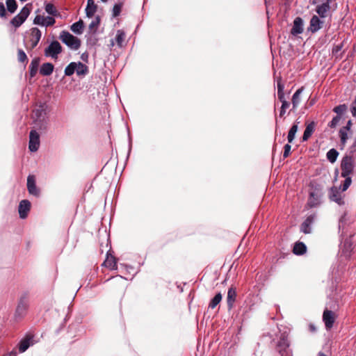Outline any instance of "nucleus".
<instances>
[{
    "label": "nucleus",
    "mask_w": 356,
    "mask_h": 356,
    "mask_svg": "<svg viewBox=\"0 0 356 356\" xmlns=\"http://www.w3.org/2000/svg\"><path fill=\"white\" fill-rule=\"evenodd\" d=\"M59 38L71 49L77 50L81 46V40L67 31H62Z\"/></svg>",
    "instance_id": "obj_1"
},
{
    "label": "nucleus",
    "mask_w": 356,
    "mask_h": 356,
    "mask_svg": "<svg viewBox=\"0 0 356 356\" xmlns=\"http://www.w3.org/2000/svg\"><path fill=\"white\" fill-rule=\"evenodd\" d=\"M42 37L41 31L36 27L29 30V39L26 45L27 49H34L38 44Z\"/></svg>",
    "instance_id": "obj_2"
},
{
    "label": "nucleus",
    "mask_w": 356,
    "mask_h": 356,
    "mask_svg": "<svg viewBox=\"0 0 356 356\" xmlns=\"http://www.w3.org/2000/svg\"><path fill=\"white\" fill-rule=\"evenodd\" d=\"M62 51V47L58 41H53L45 49L44 55L47 57H51L56 59L59 54Z\"/></svg>",
    "instance_id": "obj_3"
},
{
    "label": "nucleus",
    "mask_w": 356,
    "mask_h": 356,
    "mask_svg": "<svg viewBox=\"0 0 356 356\" xmlns=\"http://www.w3.org/2000/svg\"><path fill=\"white\" fill-rule=\"evenodd\" d=\"M341 168L343 177L350 176L354 168L353 158L348 156H344L341 161Z\"/></svg>",
    "instance_id": "obj_4"
},
{
    "label": "nucleus",
    "mask_w": 356,
    "mask_h": 356,
    "mask_svg": "<svg viewBox=\"0 0 356 356\" xmlns=\"http://www.w3.org/2000/svg\"><path fill=\"white\" fill-rule=\"evenodd\" d=\"M29 14L30 8L27 6H24L20 13L11 20V24L15 27H19L26 19Z\"/></svg>",
    "instance_id": "obj_5"
},
{
    "label": "nucleus",
    "mask_w": 356,
    "mask_h": 356,
    "mask_svg": "<svg viewBox=\"0 0 356 356\" xmlns=\"http://www.w3.org/2000/svg\"><path fill=\"white\" fill-rule=\"evenodd\" d=\"M322 193L320 190L315 189L309 193V197L307 202V206L309 208L316 207L320 205Z\"/></svg>",
    "instance_id": "obj_6"
},
{
    "label": "nucleus",
    "mask_w": 356,
    "mask_h": 356,
    "mask_svg": "<svg viewBox=\"0 0 356 356\" xmlns=\"http://www.w3.org/2000/svg\"><path fill=\"white\" fill-rule=\"evenodd\" d=\"M40 147V135L35 131L32 130L29 136V148L31 152H36Z\"/></svg>",
    "instance_id": "obj_7"
},
{
    "label": "nucleus",
    "mask_w": 356,
    "mask_h": 356,
    "mask_svg": "<svg viewBox=\"0 0 356 356\" xmlns=\"http://www.w3.org/2000/svg\"><path fill=\"white\" fill-rule=\"evenodd\" d=\"M55 22H56L55 19L53 18L52 17H49V16L45 17V16L40 15H36L33 20L34 24H38V25H40V26H46V27L54 25L55 24Z\"/></svg>",
    "instance_id": "obj_8"
},
{
    "label": "nucleus",
    "mask_w": 356,
    "mask_h": 356,
    "mask_svg": "<svg viewBox=\"0 0 356 356\" xmlns=\"http://www.w3.org/2000/svg\"><path fill=\"white\" fill-rule=\"evenodd\" d=\"M332 2V0H326L321 4L317 5L316 8V12L318 13L321 18H325L328 15L331 8L330 3Z\"/></svg>",
    "instance_id": "obj_9"
},
{
    "label": "nucleus",
    "mask_w": 356,
    "mask_h": 356,
    "mask_svg": "<svg viewBox=\"0 0 356 356\" xmlns=\"http://www.w3.org/2000/svg\"><path fill=\"white\" fill-rule=\"evenodd\" d=\"M289 343L287 339H281L277 344V350L281 356H291L292 353L289 348Z\"/></svg>",
    "instance_id": "obj_10"
},
{
    "label": "nucleus",
    "mask_w": 356,
    "mask_h": 356,
    "mask_svg": "<svg viewBox=\"0 0 356 356\" xmlns=\"http://www.w3.org/2000/svg\"><path fill=\"white\" fill-rule=\"evenodd\" d=\"M335 318L336 316L333 312L327 309H325L324 311L323 315V320L325 323L327 329H330L331 327H332Z\"/></svg>",
    "instance_id": "obj_11"
},
{
    "label": "nucleus",
    "mask_w": 356,
    "mask_h": 356,
    "mask_svg": "<svg viewBox=\"0 0 356 356\" xmlns=\"http://www.w3.org/2000/svg\"><path fill=\"white\" fill-rule=\"evenodd\" d=\"M29 303L26 295L21 297L16 309V314L23 316L29 307Z\"/></svg>",
    "instance_id": "obj_12"
},
{
    "label": "nucleus",
    "mask_w": 356,
    "mask_h": 356,
    "mask_svg": "<svg viewBox=\"0 0 356 356\" xmlns=\"http://www.w3.org/2000/svg\"><path fill=\"white\" fill-rule=\"evenodd\" d=\"M323 24V21L318 16L314 15L309 22V31L312 33H316L322 28Z\"/></svg>",
    "instance_id": "obj_13"
},
{
    "label": "nucleus",
    "mask_w": 356,
    "mask_h": 356,
    "mask_svg": "<svg viewBox=\"0 0 356 356\" xmlns=\"http://www.w3.org/2000/svg\"><path fill=\"white\" fill-rule=\"evenodd\" d=\"M31 203L26 200L20 202L19 205V214L21 218L24 219L27 217L28 213L30 211Z\"/></svg>",
    "instance_id": "obj_14"
},
{
    "label": "nucleus",
    "mask_w": 356,
    "mask_h": 356,
    "mask_svg": "<svg viewBox=\"0 0 356 356\" xmlns=\"http://www.w3.org/2000/svg\"><path fill=\"white\" fill-rule=\"evenodd\" d=\"M33 337L31 335L26 336L22 339L19 344V350L20 353L25 352L31 346L33 345Z\"/></svg>",
    "instance_id": "obj_15"
},
{
    "label": "nucleus",
    "mask_w": 356,
    "mask_h": 356,
    "mask_svg": "<svg viewBox=\"0 0 356 356\" xmlns=\"http://www.w3.org/2000/svg\"><path fill=\"white\" fill-rule=\"evenodd\" d=\"M27 188L30 194L38 195L39 191L35 185V179L33 175H29L27 177Z\"/></svg>",
    "instance_id": "obj_16"
},
{
    "label": "nucleus",
    "mask_w": 356,
    "mask_h": 356,
    "mask_svg": "<svg viewBox=\"0 0 356 356\" xmlns=\"http://www.w3.org/2000/svg\"><path fill=\"white\" fill-rule=\"evenodd\" d=\"M330 199L332 201L337 203L339 205H341L343 204L341 194L339 192V190L336 187H333L330 189Z\"/></svg>",
    "instance_id": "obj_17"
},
{
    "label": "nucleus",
    "mask_w": 356,
    "mask_h": 356,
    "mask_svg": "<svg viewBox=\"0 0 356 356\" xmlns=\"http://www.w3.org/2000/svg\"><path fill=\"white\" fill-rule=\"evenodd\" d=\"M315 216L310 215L309 216L306 220L302 222L300 227V230L305 234H309L312 231L311 225L314 221Z\"/></svg>",
    "instance_id": "obj_18"
},
{
    "label": "nucleus",
    "mask_w": 356,
    "mask_h": 356,
    "mask_svg": "<svg viewBox=\"0 0 356 356\" xmlns=\"http://www.w3.org/2000/svg\"><path fill=\"white\" fill-rule=\"evenodd\" d=\"M303 31V20L300 17H296L293 21V26L291 33L296 35L302 33Z\"/></svg>",
    "instance_id": "obj_19"
},
{
    "label": "nucleus",
    "mask_w": 356,
    "mask_h": 356,
    "mask_svg": "<svg viewBox=\"0 0 356 356\" xmlns=\"http://www.w3.org/2000/svg\"><path fill=\"white\" fill-rule=\"evenodd\" d=\"M352 134L351 131H348L346 128H341L339 131V137L341 141V145L344 147L346 144L349 136Z\"/></svg>",
    "instance_id": "obj_20"
},
{
    "label": "nucleus",
    "mask_w": 356,
    "mask_h": 356,
    "mask_svg": "<svg viewBox=\"0 0 356 356\" xmlns=\"http://www.w3.org/2000/svg\"><path fill=\"white\" fill-rule=\"evenodd\" d=\"M97 11V6L94 0H88L86 8V13L87 17H92Z\"/></svg>",
    "instance_id": "obj_21"
},
{
    "label": "nucleus",
    "mask_w": 356,
    "mask_h": 356,
    "mask_svg": "<svg viewBox=\"0 0 356 356\" xmlns=\"http://www.w3.org/2000/svg\"><path fill=\"white\" fill-rule=\"evenodd\" d=\"M236 289L232 287L229 288L228 289L227 297V305L229 309L232 307L233 304L236 300Z\"/></svg>",
    "instance_id": "obj_22"
},
{
    "label": "nucleus",
    "mask_w": 356,
    "mask_h": 356,
    "mask_svg": "<svg viewBox=\"0 0 356 356\" xmlns=\"http://www.w3.org/2000/svg\"><path fill=\"white\" fill-rule=\"evenodd\" d=\"M315 129V123L314 122L308 124L306 127V129L304 131L303 136H302V140L306 141L307 140L310 136L312 135Z\"/></svg>",
    "instance_id": "obj_23"
},
{
    "label": "nucleus",
    "mask_w": 356,
    "mask_h": 356,
    "mask_svg": "<svg viewBox=\"0 0 356 356\" xmlns=\"http://www.w3.org/2000/svg\"><path fill=\"white\" fill-rule=\"evenodd\" d=\"M54 65L50 63H46L42 65L40 72L43 76H49L54 71Z\"/></svg>",
    "instance_id": "obj_24"
},
{
    "label": "nucleus",
    "mask_w": 356,
    "mask_h": 356,
    "mask_svg": "<svg viewBox=\"0 0 356 356\" xmlns=\"http://www.w3.org/2000/svg\"><path fill=\"white\" fill-rule=\"evenodd\" d=\"M303 91V88H300L298 90L296 91V92L293 94L292 97V105H293V109H296L299 104L300 103L301 99L300 95Z\"/></svg>",
    "instance_id": "obj_25"
},
{
    "label": "nucleus",
    "mask_w": 356,
    "mask_h": 356,
    "mask_svg": "<svg viewBox=\"0 0 356 356\" xmlns=\"http://www.w3.org/2000/svg\"><path fill=\"white\" fill-rule=\"evenodd\" d=\"M40 63V59L35 58L33 59L29 65L30 76L34 77L38 72V69Z\"/></svg>",
    "instance_id": "obj_26"
},
{
    "label": "nucleus",
    "mask_w": 356,
    "mask_h": 356,
    "mask_svg": "<svg viewBox=\"0 0 356 356\" xmlns=\"http://www.w3.org/2000/svg\"><path fill=\"white\" fill-rule=\"evenodd\" d=\"M75 72L79 76H84L88 73V69L86 65L83 64L81 62H78L76 63Z\"/></svg>",
    "instance_id": "obj_27"
},
{
    "label": "nucleus",
    "mask_w": 356,
    "mask_h": 356,
    "mask_svg": "<svg viewBox=\"0 0 356 356\" xmlns=\"http://www.w3.org/2000/svg\"><path fill=\"white\" fill-rule=\"evenodd\" d=\"M306 245L303 243L298 242L294 245L293 252L295 254L301 255L306 252Z\"/></svg>",
    "instance_id": "obj_28"
},
{
    "label": "nucleus",
    "mask_w": 356,
    "mask_h": 356,
    "mask_svg": "<svg viewBox=\"0 0 356 356\" xmlns=\"http://www.w3.org/2000/svg\"><path fill=\"white\" fill-rule=\"evenodd\" d=\"M104 265L110 269H115L116 261L115 257L112 255L107 254L106 260L104 262Z\"/></svg>",
    "instance_id": "obj_29"
},
{
    "label": "nucleus",
    "mask_w": 356,
    "mask_h": 356,
    "mask_svg": "<svg viewBox=\"0 0 356 356\" xmlns=\"http://www.w3.org/2000/svg\"><path fill=\"white\" fill-rule=\"evenodd\" d=\"M71 31L76 34H81L83 31V22L82 20H79L77 22L74 23L71 26Z\"/></svg>",
    "instance_id": "obj_30"
},
{
    "label": "nucleus",
    "mask_w": 356,
    "mask_h": 356,
    "mask_svg": "<svg viewBox=\"0 0 356 356\" xmlns=\"http://www.w3.org/2000/svg\"><path fill=\"white\" fill-rule=\"evenodd\" d=\"M298 129V123L297 124H294L291 127V129H290V130H289V131L288 133V136H287L288 142L289 143H292L293 140H294L295 136H296V134L297 133Z\"/></svg>",
    "instance_id": "obj_31"
},
{
    "label": "nucleus",
    "mask_w": 356,
    "mask_h": 356,
    "mask_svg": "<svg viewBox=\"0 0 356 356\" xmlns=\"http://www.w3.org/2000/svg\"><path fill=\"white\" fill-rule=\"evenodd\" d=\"M125 33L122 30H118L115 36V41L119 47H122L125 40Z\"/></svg>",
    "instance_id": "obj_32"
},
{
    "label": "nucleus",
    "mask_w": 356,
    "mask_h": 356,
    "mask_svg": "<svg viewBox=\"0 0 356 356\" xmlns=\"http://www.w3.org/2000/svg\"><path fill=\"white\" fill-rule=\"evenodd\" d=\"M338 155L339 153L335 149H331L327 153V159L330 163H333L336 161Z\"/></svg>",
    "instance_id": "obj_33"
},
{
    "label": "nucleus",
    "mask_w": 356,
    "mask_h": 356,
    "mask_svg": "<svg viewBox=\"0 0 356 356\" xmlns=\"http://www.w3.org/2000/svg\"><path fill=\"white\" fill-rule=\"evenodd\" d=\"M222 300V295L220 293H217L209 303V307L214 309Z\"/></svg>",
    "instance_id": "obj_34"
},
{
    "label": "nucleus",
    "mask_w": 356,
    "mask_h": 356,
    "mask_svg": "<svg viewBox=\"0 0 356 356\" xmlns=\"http://www.w3.org/2000/svg\"><path fill=\"white\" fill-rule=\"evenodd\" d=\"M76 62L70 63L65 69V74L66 76H71L75 72Z\"/></svg>",
    "instance_id": "obj_35"
},
{
    "label": "nucleus",
    "mask_w": 356,
    "mask_h": 356,
    "mask_svg": "<svg viewBox=\"0 0 356 356\" xmlns=\"http://www.w3.org/2000/svg\"><path fill=\"white\" fill-rule=\"evenodd\" d=\"M6 6L8 10L13 13L17 8V2L15 0H6Z\"/></svg>",
    "instance_id": "obj_36"
},
{
    "label": "nucleus",
    "mask_w": 356,
    "mask_h": 356,
    "mask_svg": "<svg viewBox=\"0 0 356 356\" xmlns=\"http://www.w3.org/2000/svg\"><path fill=\"white\" fill-rule=\"evenodd\" d=\"M45 11L51 15H56L57 14V10L52 3H47L45 6Z\"/></svg>",
    "instance_id": "obj_37"
},
{
    "label": "nucleus",
    "mask_w": 356,
    "mask_h": 356,
    "mask_svg": "<svg viewBox=\"0 0 356 356\" xmlns=\"http://www.w3.org/2000/svg\"><path fill=\"white\" fill-rule=\"evenodd\" d=\"M34 113L38 118H44L45 115L44 106L40 105L38 108L34 111Z\"/></svg>",
    "instance_id": "obj_38"
},
{
    "label": "nucleus",
    "mask_w": 356,
    "mask_h": 356,
    "mask_svg": "<svg viewBox=\"0 0 356 356\" xmlns=\"http://www.w3.org/2000/svg\"><path fill=\"white\" fill-rule=\"evenodd\" d=\"M17 58L21 63H25L28 61V58L25 52L22 49L17 51Z\"/></svg>",
    "instance_id": "obj_39"
},
{
    "label": "nucleus",
    "mask_w": 356,
    "mask_h": 356,
    "mask_svg": "<svg viewBox=\"0 0 356 356\" xmlns=\"http://www.w3.org/2000/svg\"><path fill=\"white\" fill-rule=\"evenodd\" d=\"M345 178H346V179H345L344 183L342 186V191H346L352 182V180H351V178L350 177V176L346 177Z\"/></svg>",
    "instance_id": "obj_40"
},
{
    "label": "nucleus",
    "mask_w": 356,
    "mask_h": 356,
    "mask_svg": "<svg viewBox=\"0 0 356 356\" xmlns=\"http://www.w3.org/2000/svg\"><path fill=\"white\" fill-rule=\"evenodd\" d=\"M122 5L121 4H115L113 9V17H117L120 15L121 12Z\"/></svg>",
    "instance_id": "obj_41"
},
{
    "label": "nucleus",
    "mask_w": 356,
    "mask_h": 356,
    "mask_svg": "<svg viewBox=\"0 0 356 356\" xmlns=\"http://www.w3.org/2000/svg\"><path fill=\"white\" fill-rule=\"evenodd\" d=\"M340 119L341 118L339 115L333 118L332 121L329 123V126L332 128L335 127L339 124Z\"/></svg>",
    "instance_id": "obj_42"
},
{
    "label": "nucleus",
    "mask_w": 356,
    "mask_h": 356,
    "mask_svg": "<svg viewBox=\"0 0 356 356\" xmlns=\"http://www.w3.org/2000/svg\"><path fill=\"white\" fill-rule=\"evenodd\" d=\"M346 107L344 104L339 105V106H336L334 108V111L338 114H341L346 111Z\"/></svg>",
    "instance_id": "obj_43"
},
{
    "label": "nucleus",
    "mask_w": 356,
    "mask_h": 356,
    "mask_svg": "<svg viewBox=\"0 0 356 356\" xmlns=\"http://www.w3.org/2000/svg\"><path fill=\"white\" fill-rule=\"evenodd\" d=\"M291 146L289 144H286L284 147L283 157L286 158L289 156L291 152Z\"/></svg>",
    "instance_id": "obj_44"
},
{
    "label": "nucleus",
    "mask_w": 356,
    "mask_h": 356,
    "mask_svg": "<svg viewBox=\"0 0 356 356\" xmlns=\"http://www.w3.org/2000/svg\"><path fill=\"white\" fill-rule=\"evenodd\" d=\"M350 111L353 116H356V96L354 102L352 103Z\"/></svg>",
    "instance_id": "obj_45"
},
{
    "label": "nucleus",
    "mask_w": 356,
    "mask_h": 356,
    "mask_svg": "<svg viewBox=\"0 0 356 356\" xmlns=\"http://www.w3.org/2000/svg\"><path fill=\"white\" fill-rule=\"evenodd\" d=\"M6 9L3 3H0V17H5Z\"/></svg>",
    "instance_id": "obj_46"
},
{
    "label": "nucleus",
    "mask_w": 356,
    "mask_h": 356,
    "mask_svg": "<svg viewBox=\"0 0 356 356\" xmlns=\"http://www.w3.org/2000/svg\"><path fill=\"white\" fill-rule=\"evenodd\" d=\"M277 97L281 102L286 101L284 98V91L277 92Z\"/></svg>",
    "instance_id": "obj_47"
},
{
    "label": "nucleus",
    "mask_w": 356,
    "mask_h": 356,
    "mask_svg": "<svg viewBox=\"0 0 356 356\" xmlns=\"http://www.w3.org/2000/svg\"><path fill=\"white\" fill-rule=\"evenodd\" d=\"M284 84L282 83L281 80L277 82V92L284 91Z\"/></svg>",
    "instance_id": "obj_48"
},
{
    "label": "nucleus",
    "mask_w": 356,
    "mask_h": 356,
    "mask_svg": "<svg viewBox=\"0 0 356 356\" xmlns=\"http://www.w3.org/2000/svg\"><path fill=\"white\" fill-rule=\"evenodd\" d=\"M281 107L286 110L289 107V103L287 101H283L282 102Z\"/></svg>",
    "instance_id": "obj_49"
},
{
    "label": "nucleus",
    "mask_w": 356,
    "mask_h": 356,
    "mask_svg": "<svg viewBox=\"0 0 356 356\" xmlns=\"http://www.w3.org/2000/svg\"><path fill=\"white\" fill-rule=\"evenodd\" d=\"M99 24V21L98 20H96V21H92L91 22V24H90V29H92L95 26H97Z\"/></svg>",
    "instance_id": "obj_50"
},
{
    "label": "nucleus",
    "mask_w": 356,
    "mask_h": 356,
    "mask_svg": "<svg viewBox=\"0 0 356 356\" xmlns=\"http://www.w3.org/2000/svg\"><path fill=\"white\" fill-rule=\"evenodd\" d=\"M352 126V122L350 120L348 121L347 124L346 126L343 127L342 128H346L348 129V131H351L350 130V127Z\"/></svg>",
    "instance_id": "obj_51"
},
{
    "label": "nucleus",
    "mask_w": 356,
    "mask_h": 356,
    "mask_svg": "<svg viewBox=\"0 0 356 356\" xmlns=\"http://www.w3.org/2000/svg\"><path fill=\"white\" fill-rule=\"evenodd\" d=\"M115 279L118 281V282H124V279L122 277V276H117L115 277Z\"/></svg>",
    "instance_id": "obj_52"
},
{
    "label": "nucleus",
    "mask_w": 356,
    "mask_h": 356,
    "mask_svg": "<svg viewBox=\"0 0 356 356\" xmlns=\"http://www.w3.org/2000/svg\"><path fill=\"white\" fill-rule=\"evenodd\" d=\"M88 54H83L81 55V59H82L83 60H84V61H87V60H88Z\"/></svg>",
    "instance_id": "obj_53"
},
{
    "label": "nucleus",
    "mask_w": 356,
    "mask_h": 356,
    "mask_svg": "<svg viewBox=\"0 0 356 356\" xmlns=\"http://www.w3.org/2000/svg\"><path fill=\"white\" fill-rule=\"evenodd\" d=\"M285 112H286V110L284 108L283 109V108L281 107V110H280V116H283L284 115Z\"/></svg>",
    "instance_id": "obj_54"
},
{
    "label": "nucleus",
    "mask_w": 356,
    "mask_h": 356,
    "mask_svg": "<svg viewBox=\"0 0 356 356\" xmlns=\"http://www.w3.org/2000/svg\"><path fill=\"white\" fill-rule=\"evenodd\" d=\"M6 356H16V353L15 352H11L8 354Z\"/></svg>",
    "instance_id": "obj_55"
},
{
    "label": "nucleus",
    "mask_w": 356,
    "mask_h": 356,
    "mask_svg": "<svg viewBox=\"0 0 356 356\" xmlns=\"http://www.w3.org/2000/svg\"><path fill=\"white\" fill-rule=\"evenodd\" d=\"M318 356H327V355H325V354H323L322 353H318Z\"/></svg>",
    "instance_id": "obj_56"
},
{
    "label": "nucleus",
    "mask_w": 356,
    "mask_h": 356,
    "mask_svg": "<svg viewBox=\"0 0 356 356\" xmlns=\"http://www.w3.org/2000/svg\"><path fill=\"white\" fill-rule=\"evenodd\" d=\"M111 45H112V46H113V45H114V42H113V40L111 41Z\"/></svg>",
    "instance_id": "obj_57"
},
{
    "label": "nucleus",
    "mask_w": 356,
    "mask_h": 356,
    "mask_svg": "<svg viewBox=\"0 0 356 356\" xmlns=\"http://www.w3.org/2000/svg\"><path fill=\"white\" fill-rule=\"evenodd\" d=\"M282 350H284V346H282V348H281Z\"/></svg>",
    "instance_id": "obj_58"
},
{
    "label": "nucleus",
    "mask_w": 356,
    "mask_h": 356,
    "mask_svg": "<svg viewBox=\"0 0 356 356\" xmlns=\"http://www.w3.org/2000/svg\"><path fill=\"white\" fill-rule=\"evenodd\" d=\"M103 2H106L108 0H102Z\"/></svg>",
    "instance_id": "obj_59"
}]
</instances>
